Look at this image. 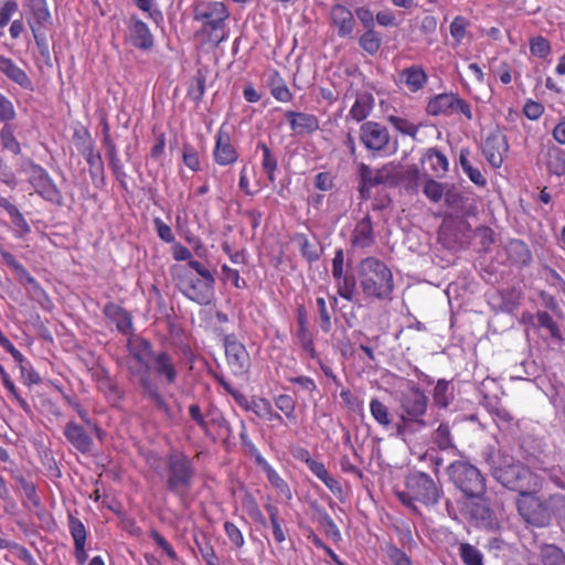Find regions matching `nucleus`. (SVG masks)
Masks as SVG:
<instances>
[{
    "mask_svg": "<svg viewBox=\"0 0 565 565\" xmlns=\"http://www.w3.org/2000/svg\"><path fill=\"white\" fill-rule=\"evenodd\" d=\"M19 483L21 484V488L23 490V493L25 495V499L28 502H24V505L28 508H40L41 500L38 495L36 488L34 483L28 482L23 477L18 478Z\"/></svg>",
    "mask_w": 565,
    "mask_h": 565,
    "instance_id": "55",
    "label": "nucleus"
},
{
    "mask_svg": "<svg viewBox=\"0 0 565 565\" xmlns=\"http://www.w3.org/2000/svg\"><path fill=\"white\" fill-rule=\"evenodd\" d=\"M351 243L356 248H369L375 243L373 222L369 214L355 224Z\"/></svg>",
    "mask_w": 565,
    "mask_h": 565,
    "instance_id": "26",
    "label": "nucleus"
},
{
    "mask_svg": "<svg viewBox=\"0 0 565 565\" xmlns=\"http://www.w3.org/2000/svg\"><path fill=\"white\" fill-rule=\"evenodd\" d=\"M275 406L286 416L287 419H296V402L288 394H279L274 398Z\"/></svg>",
    "mask_w": 565,
    "mask_h": 565,
    "instance_id": "52",
    "label": "nucleus"
},
{
    "mask_svg": "<svg viewBox=\"0 0 565 565\" xmlns=\"http://www.w3.org/2000/svg\"><path fill=\"white\" fill-rule=\"evenodd\" d=\"M127 350L130 356L139 364L128 365L129 373L138 379L145 396L153 404V406L166 414L171 415V407L162 395L158 383L151 379L150 364L157 352L153 351L151 342L145 338H129L127 341Z\"/></svg>",
    "mask_w": 565,
    "mask_h": 565,
    "instance_id": "1",
    "label": "nucleus"
},
{
    "mask_svg": "<svg viewBox=\"0 0 565 565\" xmlns=\"http://www.w3.org/2000/svg\"><path fill=\"white\" fill-rule=\"evenodd\" d=\"M178 290L198 305H209L214 298L215 278L201 262L174 264L170 267Z\"/></svg>",
    "mask_w": 565,
    "mask_h": 565,
    "instance_id": "2",
    "label": "nucleus"
},
{
    "mask_svg": "<svg viewBox=\"0 0 565 565\" xmlns=\"http://www.w3.org/2000/svg\"><path fill=\"white\" fill-rule=\"evenodd\" d=\"M103 313L116 326L119 333L130 335L134 332L132 316L124 307L114 302H108L104 306Z\"/></svg>",
    "mask_w": 565,
    "mask_h": 565,
    "instance_id": "22",
    "label": "nucleus"
},
{
    "mask_svg": "<svg viewBox=\"0 0 565 565\" xmlns=\"http://www.w3.org/2000/svg\"><path fill=\"white\" fill-rule=\"evenodd\" d=\"M64 436L74 448L84 455L92 448V438L82 426L74 422H70L65 425Z\"/></svg>",
    "mask_w": 565,
    "mask_h": 565,
    "instance_id": "28",
    "label": "nucleus"
},
{
    "mask_svg": "<svg viewBox=\"0 0 565 565\" xmlns=\"http://www.w3.org/2000/svg\"><path fill=\"white\" fill-rule=\"evenodd\" d=\"M222 279L224 281H230L237 289H244L247 287V282L239 275L237 269L230 267L226 264L221 266Z\"/></svg>",
    "mask_w": 565,
    "mask_h": 565,
    "instance_id": "58",
    "label": "nucleus"
},
{
    "mask_svg": "<svg viewBox=\"0 0 565 565\" xmlns=\"http://www.w3.org/2000/svg\"><path fill=\"white\" fill-rule=\"evenodd\" d=\"M257 148L263 152L262 168L267 174L268 180L273 183L276 180L275 173L278 169V160L264 141H259Z\"/></svg>",
    "mask_w": 565,
    "mask_h": 565,
    "instance_id": "38",
    "label": "nucleus"
},
{
    "mask_svg": "<svg viewBox=\"0 0 565 565\" xmlns=\"http://www.w3.org/2000/svg\"><path fill=\"white\" fill-rule=\"evenodd\" d=\"M426 111L430 116H449L455 113L462 114L468 120L472 119L470 105L458 94L441 93L431 97L426 106Z\"/></svg>",
    "mask_w": 565,
    "mask_h": 565,
    "instance_id": "11",
    "label": "nucleus"
},
{
    "mask_svg": "<svg viewBox=\"0 0 565 565\" xmlns=\"http://www.w3.org/2000/svg\"><path fill=\"white\" fill-rule=\"evenodd\" d=\"M215 145L212 158L215 164L221 167L233 166L238 161L239 152L232 141V136L226 124H222L215 134Z\"/></svg>",
    "mask_w": 565,
    "mask_h": 565,
    "instance_id": "12",
    "label": "nucleus"
},
{
    "mask_svg": "<svg viewBox=\"0 0 565 565\" xmlns=\"http://www.w3.org/2000/svg\"><path fill=\"white\" fill-rule=\"evenodd\" d=\"M387 120L395 130L404 136L415 138L419 130V125H416L404 117L391 115Z\"/></svg>",
    "mask_w": 565,
    "mask_h": 565,
    "instance_id": "44",
    "label": "nucleus"
},
{
    "mask_svg": "<svg viewBox=\"0 0 565 565\" xmlns=\"http://www.w3.org/2000/svg\"><path fill=\"white\" fill-rule=\"evenodd\" d=\"M68 530L74 541V555L79 565H84L87 561V554L85 551L87 532L83 522L73 516H68Z\"/></svg>",
    "mask_w": 565,
    "mask_h": 565,
    "instance_id": "25",
    "label": "nucleus"
},
{
    "mask_svg": "<svg viewBox=\"0 0 565 565\" xmlns=\"http://www.w3.org/2000/svg\"><path fill=\"white\" fill-rule=\"evenodd\" d=\"M182 161L193 172L201 170L199 151L190 142H185L182 146Z\"/></svg>",
    "mask_w": 565,
    "mask_h": 565,
    "instance_id": "50",
    "label": "nucleus"
},
{
    "mask_svg": "<svg viewBox=\"0 0 565 565\" xmlns=\"http://www.w3.org/2000/svg\"><path fill=\"white\" fill-rule=\"evenodd\" d=\"M470 514L480 524L489 530H499V521L486 503H476L471 507Z\"/></svg>",
    "mask_w": 565,
    "mask_h": 565,
    "instance_id": "34",
    "label": "nucleus"
},
{
    "mask_svg": "<svg viewBox=\"0 0 565 565\" xmlns=\"http://www.w3.org/2000/svg\"><path fill=\"white\" fill-rule=\"evenodd\" d=\"M370 413L373 419L383 428L392 425V414L390 408L377 397H373L370 402Z\"/></svg>",
    "mask_w": 565,
    "mask_h": 565,
    "instance_id": "36",
    "label": "nucleus"
},
{
    "mask_svg": "<svg viewBox=\"0 0 565 565\" xmlns=\"http://www.w3.org/2000/svg\"><path fill=\"white\" fill-rule=\"evenodd\" d=\"M358 284L366 300L390 301L395 288L391 268L380 258L367 256L356 266Z\"/></svg>",
    "mask_w": 565,
    "mask_h": 565,
    "instance_id": "3",
    "label": "nucleus"
},
{
    "mask_svg": "<svg viewBox=\"0 0 565 565\" xmlns=\"http://www.w3.org/2000/svg\"><path fill=\"white\" fill-rule=\"evenodd\" d=\"M150 370L166 386L177 383L179 371L174 358L167 351H158L152 359Z\"/></svg>",
    "mask_w": 565,
    "mask_h": 565,
    "instance_id": "18",
    "label": "nucleus"
},
{
    "mask_svg": "<svg viewBox=\"0 0 565 565\" xmlns=\"http://www.w3.org/2000/svg\"><path fill=\"white\" fill-rule=\"evenodd\" d=\"M396 168L393 163L384 164L374 173V182L376 185L393 183L396 179Z\"/></svg>",
    "mask_w": 565,
    "mask_h": 565,
    "instance_id": "59",
    "label": "nucleus"
},
{
    "mask_svg": "<svg viewBox=\"0 0 565 565\" xmlns=\"http://www.w3.org/2000/svg\"><path fill=\"white\" fill-rule=\"evenodd\" d=\"M509 150V143L503 134L500 131L490 132L482 146V153L488 163L498 169L502 166L504 157Z\"/></svg>",
    "mask_w": 565,
    "mask_h": 565,
    "instance_id": "19",
    "label": "nucleus"
},
{
    "mask_svg": "<svg viewBox=\"0 0 565 565\" xmlns=\"http://www.w3.org/2000/svg\"><path fill=\"white\" fill-rule=\"evenodd\" d=\"M30 28L40 54L44 57H49L50 49L46 34L44 31L45 23L31 22Z\"/></svg>",
    "mask_w": 565,
    "mask_h": 565,
    "instance_id": "49",
    "label": "nucleus"
},
{
    "mask_svg": "<svg viewBox=\"0 0 565 565\" xmlns=\"http://www.w3.org/2000/svg\"><path fill=\"white\" fill-rule=\"evenodd\" d=\"M508 260L516 266L526 267L532 263V252L527 244L521 239H510L505 245Z\"/></svg>",
    "mask_w": 565,
    "mask_h": 565,
    "instance_id": "27",
    "label": "nucleus"
},
{
    "mask_svg": "<svg viewBox=\"0 0 565 565\" xmlns=\"http://www.w3.org/2000/svg\"><path fill=\"white\" fill-rule=\"evenodd\" d=\"M73 138L77 146H83L82 153L88 164L94 185L97 188L104 186L106 184L104 161L100 152L95 149L89 131L87 129L83 132L75 131Z\"/></svg>",
    "mask_w": 565,
    "mask_h": 565,
    "instance_id": "10",
    "label": "nucleus"
},
{
    "mask_svg": "<svg viewBox=\"0 0 565 565\" xmlns=\"http://www.w3.org/2000/svg\"><path fill=\"white\" fill-rule=\"evenodd\" d=\"M26 6L31 10L33 22L47 23L51 19L46 0H26Z\"/></svg>",
    "mask_w": 565,
    "mask_h": 565,
    "instance_id": "47",
    "label": "nucleus"
},
{
    "mask_svg": "<svg viewBox=\"0 0 565 565\" xmlns=\"http://www.w3.org/2000/svg\"><path fill=\"white\" fill-rule=\"evenodd\" d=\"M551 507L553 513L565 525V493H554L551 495Z\"/></svg>",
    "mask_w": 565,
    "mask_h": 565,
    "instance_id": "64",
    "label": "nucleus"
},
{
    "mask_svg": "<svg viewBox=\"0 0 565 565\" xmlns=\"http://www.w3.org/2000/svg\"><path fill=\"white\" fill-rule=\"evenodd\" d=\"M493 477L505 488L520 494L531 490L535 476L522 461H494Z\"/></svg>",
    "mask_w": 565,
    "mask_h": 565,
    "instance_id": "7",
    "label": "nucleus"
},
{
    "mask_svg": "<svg viewBox=\"0 0 565 565\" xmlns=\"http://www.w3.org/2000/svg\"><path fill=\"white\" fill-rule=\"evenodd\" d=\"M126 40L137 50L149 51L154 45V38L149 26L137 14H130L126 21Z\"/></svg>",
    "mask_w": 565,
    "mask_h": 565,
    "instance_id": "16",
    "label": "nucleus"
},
{
    "mask_svg": "<svg viewBox=\"0 0 565 565\" xmlns=\"http://www.w3.org/2000/svg\"><path fill=\"white\" fill-rule=\"evenodd\" d=\"M444 191V185L431 178H428L423 186L424 194L433 203H437L441 200Z\"/></svg>",
    "mask_w": 565,
    "mask_h": 565,
    "instance_id": "56",
    "label": "nucleus"
},
{
    "mask_svg": "<svg viewBox=\"0 0 565 565\" xmlns=\"http://www.w3.org/2000/svg\"><path fill=\"white\" fill-rule=\"evenodd\" d=\"M374 96L369 92L355 94V100L349 110V116L356 122L365 120L374 108Z\"/></svg>",
    "mask_w": 565,
    "mask_h": 565,
    "instance_id": "31",
    "label": "nucleus"
},
{
    "mask_svg": "<svg viewBox=\"0 0 565 565\" xmlns=\"http://www.w3.org/2000/svg\"><path fill=\"white\" fill-rule=\"evenodd\" d=\"M398 420L395 424L396 435L405 436L416 428L426 426L425 415L428 407V397L420 386L413 382H407V387L398 395Z\"/></svg>",
    "mask_w": 565,
    "mask_h": 565,
    "instance_id": "5",
    "label": "nucleus"
},
{
    "mask_svg": "<svg viewBox=\"0 0 565 565\" xmlns=\"http://www.w3.org/2000/svg\"><path fill=\"white\" fill-rule=\"evenodd\" d=\"M167 465L168 489L179 495L184 494L192 484L194 469L190 461H164Z\"/></svg>",
    "mask_w": 565,
    "mask_h": 565,
    "instance_id": "13",
    "label": "nucleus"
},
{
    "mask_svg": "<svg viewBox=\"0 0 565 565\" xmlns=\"http://www.w3.org/2000/svg\"><path fill=\"white\" fill-rule=\"evenodd\" d=\"M6 212L9 214L12 223L20 230L22 234H29L31 232L29 223L14 204H11L6 210Z\"/></svg>",
    "mask_w": 565,
    "mask_h": 565,
    "instance_id": "63",
    "label": "nucleus"
},
{
    "mask_svg": "<svg viewBox=\"0 0 565 565\" xmlns=\"http://www.w3.org/2000/svg\"><path fill=\"white\" fill-rule=\"evenodd\" d=\"M205 94V76L198 73L188 87V97L193 102H201Z\"/></svg>",
    "mask_w": 565,
    "mask_h": 565,
    "instance_id": "54",
    "label": "nucleus"
},
{
    "mask_svg": "<svg viewBox=\"0 0 565 565\" xmlns=\"http://www.w3.org/2000/svg\"><path fill=\"white\" fill-rule=\"evenodd\" d=\"M267 479L286 498L291 499V491L286 481L268 465L267 461H258Z\"/></svg>",
    "mask_w": 565,
    "mask_h": 565,
    "instance_id": "42",
    "label": "nucleus"
},
{
    "mask_svg": "<svg viewBox=\"0 0 565 565\" xmlns=\"http://www.w3.org/2000/svg\"><path fill=\"white\" fill-rule=\"evenodd\" d=\"M264 77L271 96L277 102L290 103L294 99V94L291 93L286 81L277 70H268L267 72H265Z\"/></svg>",
    "mask_w": 565,
    "mask_h": 565,
    "instance_id": "24",
    "label": "nucleus"
},
{
    "mask_svg": "<svg viewBox=\"0 0 565 565\" xmlns=\"http://www.w3.org/2000/svg\"><path fill=\"white\" fill-rule=\"evenodd\" d=\"M433 440L440 450L452 449V455H456L457 450L452 443L450 427L447 423L439 424L437 429L434 431Z\"/></svg>",
    "mask_w": 565,
    "mask_h": 565,
    "instance_id": "41",
    "label": "nucleus"
},
{
    "mask_svg": "<svg viewBox=\"0 0 565 565\" xmlns=\"http://www.w3.org/2000/svg\"><path fill=\"white\" fill-rule=\"evenodd\" d=\"M396 83L415 94L427 85L428 75L423 66L412 65L398 72Z\"/></svg>",
    "mask_w": 565,
    "mask_h": 565,
    "instance_id": "21",
    "label": "nucleus"
},
{
    "mask_svg": "<svg viewBox=\"0 0 565 565\" xmlns=\"http://www.w3.org/2000/svg\"><path fill=\"white\" fill-rule=\"evenodd\" d=\"M230 12L224 2L200 0L193 4V20L201 23L195 36L217 47L226 40L225 25Z\"/></svg>",
    "mask_w": 565,
    "mask_h": 565,
    "instance_id": "4",
    "label": "nucleus"
},
{
    "mask_svg": "<svg viewBox=\"0 0 565 565\" xmlns=\"http://www.w3.org/2000/svg\"><path fill=\"white\" fill-rule=\"evenodd\" d=\"M284 116L289 124L291 132L296 136L311 135L320 128L319 119L313 114L286 110Z\"/></svg>",
    "mask_w": 565,
    "mask_h": 565,
    "instance_id": "20",
    "label": "nucleus"
},
{
    "mask_svg": "<svg viewBox=\"0 0 565 565\" xmlns=\"http://www.w3.org/2000/svg\"><path fill=\"white\" fill-rule=\"evenodd\" d=\"M399 501L412 510H417L415 501L426 505L436 504L441 495V489L425 472L414 471L406 478V490L396 492Z\"/></svg>",
    "mask_w": 565,
    "mask_h": 565,
    "instance_id": "6",
    "label": "nucleus"
},
{
    "mask_svg": "<svg viewBox=\"0 0 565 565\" xmlns=\"http://www.w3.org/2000/svg\"><path fill=\"white\" fill-rule=\"evenodd\" d=\"M484 407L489 412V414L492 416L494 423L500 427H510L513 422L514 417L510 413L509 409H507L504 406L500 404L499 401H488L484 404Z\"/></svg>",
    "mask_w": 565,
    "mask_h": 565,
    "instance_id": "35",
    "label": "nucleus"
},
{
    "mask_svg": "<svg viewBox=\"0 0 565 565\" xmlns=\"http://www.w3.org/2000/svg\"><path fill=\"white\" fill-rule=\"evenodd\" d=\"M345 407L353 413H362L364 408L363 401L354 395L349 388H344L340 393Z\"/></svg>",
    "mask_w": 565,
    "mask_h": 565,
    "instance_id": "60",
    "label": "nucleus"
},
{
    "mask_svg": "<svg viewBox=\"0 0 565 565\" xmlns=\"http://www.w3.org/2000/svg\"><path fill=\"white\" fill-rule=\"evenodd\" d=\"M459 556L465 565H483L481 552L469 543H460Z\"/></svg>",
    "mask_w": 565,
    "mask_h": 565,
    "instance_id": "46",
    "label": "nucleus"
},
{
    "mask_svg": "<svg viewBox=\"0 0 565 565\" xmlns=\"http://www.w3.org/2000/svg\"><path fill=\"white\" fill-rule=\"evenodd\" d=\"M543 565H565V553L555 545H544L541 548Z\"/></svg>",
    "mask_w": 565,
    "mask_h": 565,
    "instance_id": "45",
    "label": "nucleus"
},
{
    "mask_svg": "<svg viewBox=\"0 0 565 565\" xmlns=\"http://www.w3.org/2000/svg\"><path fill=\"white\" fill-rule=\"evenodd\" d=\"M0 72L22 88L33 90L31 78L11 58L0 55Z\"/></svg>",
    "mask_w": 565,
    "mask_h": 565,
    "instance_id": "29",
    "label": "nucleus"
},
{
    "mask_svg": "<svg viewBox=\"0 0 565 565\" xmlns=\"http://www.w3.org/2000/svg\"><path fill=\"white\" fill-rule=\"evenodd\" d=\"M335 282L337 294L339 297L352 301L354 299L358 278L351 274H343L340 278H333Z\"/></svg>",
    "mask_w": 565,
    "mask_h": 565,
    "instance_id": "39",
    "label": "nucleus"
},
{
    "mask_svg": "<svg viewBox=\"0 0 565 565\" xmlns=\"http://www.w3.org/2000/svg\"><path fill=\"white\" fill-rule=\"evenodd\" d=\"M451 481L468 497H479L484 491V478L470 461H452L447 468Z\"/></svg>",
    "mask_w": 565,
    "mask_h": 565,
    "instance_id": "8",
    "label": "nucleus"
},
{
    "mask_svg": "<svg viewBox=\"0 0 565 565\" xmlns=\"http://www.w3.org/2000/svg\"><path fill=\"white\" fill-rule=\"evenodd\" d=\"M29 183L35 192L45 201L60 204L62 193L50 177L47 171L40 164L32 163L30 167Z\"/></svg>",
    "mask_w": 565,
    "mask_h": 565,
    "instance_id": "14",
    "label": "nucleus"
},
{
    "mask_svg": "<svg viewBox=\"0 0 565 565\" xmlns=\"http://www.w3.org/2000/svg\"><path fill=\"white\" fill-rule=\"evenodd\" d=\"M296 241L300 248L301 256L310 264L320 258V254L315 244L310 243L305 234H297Z\"/></svg>",
    "mask_w": 565,
    "mask_h": 565,
    "instance_id": "51",
    "label": "nucleus"
},
{
    "mask_svg": "<svg viewBox=\"0 0 565 565\" xmlns=\"http://www.w3.org/2000/svg\"><path fill=\"white\" fill-rule=\"evenodd\" d=\"M0 143L3 149L15 156L21 153V145L15 137V128L10 122H6L0 130Z\"/></svg>",
    "mask_w": 565,
    "mask_h": 565,
    "instance_id": "37",
    "label": "nucleus"
},
{
    "mask_svg": "<svg viewBox=\"0 0 565 565\" xmlns=\"http://www.w3.org/2000/svg\"><path fill=\"white\" fill-rule=\"evenodd\" d=\"M544 157L546 169L551 174H555L557 177L565 175L564 149L553 145L546 149Z\"/></svg>",
    "mask_w": 565,
    "mask_h": 565,
    "instance_id": "32",
    "label": "nucleus"
},
{
    "mask_svg": "<svg viewBox=\"0 0 565 565\" xmlns=\"http://www.w3.org/2000/svg\"><path fill=\"white\" fill-rule=\"evenodd\" d=\"M332 25L338 30L339 38H351L355 28L352 11L343 4H334L330 10Z\"/></svg>",
    "mask_w": 565,
    "mask_h": 565,
    "instance_id": "23",
    "label": "nucleus"
},
{
    "mask_svg": "<svg viewBox=\"0 0 565 565\" xmlns=\"http://www.w3.org/2000/svg\"><path fill=\"white\" fill-rule=\"evenodd\" d=\"M518 500V511L522 519L534 526H546L551 521L553 509L551 507V497L547 501L531 493V490L520 494Z\"/></svg>",
    "mask_w": 565,
    "mask_h": 565,
    "instance_id": "9",
    "label": "nucleus"
},
{
    "mask_svg": "<svg viewBox=\"0 0 565 565\" xmlns=\"http://www.w3.org/2000/svg\"><path fill=\"white\" fill-rule=\"evenodd\" d=\"M360 140L366 149L382 151L390 143V134L380 122L366 121L360 127Z\"/></svg>",
    "mask_w": 565,
    "mask_h": 565,
    "instance_id": "17",
    "label": "nucleus"
},
{
    "mask_svg": "<svg viewBox=\"0 0 565 565\" xmlns=\"http://www.w3.org/2000/svg\"><path fill=\"white\" fill-rule=\"evenodd\" d=\"M134 3L157 25L163 22L162 11L158 8L156 0H134Z\"/></svg>",
    "mask_w": 565,
    "mask_h": 565,
    "instance_id": "48",
    "label": "nucleus"
},
{
    "mask_svg": "<svg viewBox=\"0 0 565 565\" xmlns=\"http://www.w3.org/2000/svg\"><path fill=\"white\" fill-rule=\"evenodd\" d=\"M226 362L235 375L247 373L250 365L249 353L235 334L224 338Z\"/></svg>",
    "mask_w": 565,
    "mask_h": 565,
    "instance_id": "15",
    "label": "nucleus"
},
{
    "mask_svg": "<svg viewBox=\"0 0 565 565\" xmlns=\"http://www.w3.org/2000/svg\"><path fill=\"white\" fill-rule=\"evenodd\" d=\"M382 44L380 34L374 30H366L359 39V45L370 55H375Z\"/></svg>",
    "mask_w": 565,
    "mask_h": 565,
    "instance_id": "43",
    "label": "nucleus"
},
{
    "mask_svg": "<svg viewBox=\"0 0 565 565\" xmlns=\"http://www.w3.org/2000/svg\"><path fill=\"white\" fill-rule=\"evenodd\" d=\"M239 407L245 412H252L262 420H265L274 408L269 399L260 396H252L250 398L245 396V403L242 402Z\"/></svg>",
    "mask_w": 565,
    "mask_h": 565,
    "instance_id": "33",
    "label": "nucleus"
},
{
    "mask_svg": "<svg viewBox=\"0 0 565 565\" xmlns=\"http://www.w3.org/2000/svg\"><path fill=\"white\" fill-rule=\"evenodd\" d=\"M98 388L113 404H117L124 398V391L119 387V385L116 382H114L110 379L109 375H105L103 379L99 380Z\"/></svg>",
    "mask_w": 565,
    "mask_h": 565,
    "instance_id": "40",
    "label": "nucleus"
},
{
    "mask_svg": "<svg viewBox=\"0 0 565 565\" xmlns=\"http://www.w3.org/2000/svg\"><path fill=\"white\" fill-rule=\"evenodd\" d=\"M17 118V110L14 108L13 103L0 93V121L11 122Z\"/></svg>",
    "mask_w": 565,
    "mask_h": 565,
    "instance_id": "62",
    "label": "nucleus"
},
{
    "mask_svg": "<svg viewBox=\"0 0 565 565\" xmlns=\"http://www.w3.org/2000/svg\"><path fill=\"white\" fill-rule=\"evenodd\" d=\"M449 383L445 380H439L434 387L433 399L438 407L446 408L450 404L449 397Z\"/></svg>",
    "mask_w": 565,
    "mask_h": 565,
    "instance_id": "53",
    "label": "nucleus"
},
{
    "mask_svg": "<svg viewBox=\"0 0 565 565\" xmlns=\"http://www.w3.org/2000/svg\"><path fill=\"white\" fill-rule=\"evenodd\" d=\"M468 25H469V21L462 15H457L451 21L449 31H450L451 38L457 43H460L463 40V38L466 36Z\"/></svg>",
    "mask_w": 565,
    "mask_h": 565,
    "instance_id": "57",
    "label": "nucleus"
},
{
    "mask_svg": "<svg viewBox=\"0 0 565 565\" xmlns=\"http://www.w3.org/2000/svg\"><path fill=\"white\" fill-rule=\"evenodd\" d=\"M530 51L533 55L545 58L551 53V45L544 36H535L530 41Z\"/></svg>",
    "mask_w": 565,
    "mask_h": 565,
    "instance_id": "61",
    "label": "nucleus"
},
{
    "mask_svg": "<svg viewBox=\"0 0 565 565\" xmlns=\"http://www.w3.org/2000/svg\"><path fill=\"white\" fill-rule=\"evenodd\" d=\"M422 162L436 178H444L449 170L447 157L435 147L426 150Z\"/></svg>",
    "mask_w": 565,
    "mask_h": 565,
    "instance_id": "30",
    "label": "nucleus"
}]
</instances>
